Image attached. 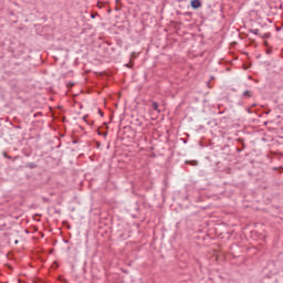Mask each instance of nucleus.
I'll use <instances>...</instances> for the list:
<instances>
[{"mask_svg": "<svg viewBox=\"0 0 283 283\" xmlns=\"http://www.w3.org/2000/svg\"><path fill=\"white\" fill-rule=\"evenodd\" d=\"M66 86L67 87H74V83H67Z\"/></svg>", "mask_w": 283, "mask_h": 283, "instance_id": "obj_9", "label": "nucleus"}, {"mask_svg": "<svg viewBox=\"0 0 283 283\" xmlns=\"http://www.w3.org/2000/svg\"><path fill=\"white\" fill-rule=\"evenodd\" d=\"M14 244H19V240H15V241H14Z\"/></svg>", "mask_w": 283, "mask_h": 283, "instance_id": "obj_14", "label": "nucleus"}, {"mask_svg": "<svg viewBox=\"0 0 283 283\" xmlns=\"http://www.w3.org/2000/svg\"><path fill=\"white\" fill-rule=\"evenodd\" d=\"M239 142H242V145H243V147H244V142H243L242 139H239Z\"/></svg>", "mask_w": 283, "mask_h": 283, "instance_id": "obj_13", "label": "nucleus"}, {"mask_svg": "<svg viewBox=\"0 0 283 283\" xmlns=\"http://www.w3.org/2000/svg\"><path fill=\"white\" fill-rule=\"evenodd\" d=\"M186 165H192V167H196L198 165L197 160L186 161Z\"/></svg>", "mask_w": 283, "mask_h": 283, "instance_id": "obj_4", "label": "nucleus"}, {"mask_svg": "<svg viewBox=\"0 0 283 283\" xmlns=\"http://www.w3.org/2000/svg\"><path fill=\"white\" fill-rule=\"evenodd\" d=\"M251 32H253V34H258V33L260 32V30L254 29V30H252Z\"/></svg>", "mask_w": 283, "mask_h": 283, "instance_id": "obj_8", "label": "nucleus"}, {"mask_svg": "<svg viewBox=\"0 0 283 283\" xmlns=\"http://www.w3.org/2000/svg\"><path fill=\"white\" fill-rule=\"evenodd\" d=\"M266 54H271V50H268V51H266Z\"/></svg>", "mask_w": 283, "mask_h": 283, "instance_id": "obj_12", "label": "nucleus"}, {"mask_svg": "<svg viewBox=\"0 0 283 283\" xmlns=\"http://www.w3.org/2000/svg\"><path fill=\"white\" fill-rule=\"evenodd\" d=\"M190 6L192 10H198V8H202V2L200 0H191Z\"/></svg>", "mask_w": 283, "mask_h": 283, "instance_id": "obj_1", "label": "nucleus"}, {"mask_svg": "<svg viewBox=\"0 0 283 283\" xmlns=\"http://www.w3.org/2000/svg\"><path fill=\"white\" fill-rule=\"evenodd\" d=\"M27 167H29V169H35L36 164H34V163H29V164H27Z\"/></svg>", "mask_w": 283, "mask_h": 283, "instance_id": "obj_5", "label": "nucleus"}, {"mask_svg": "<svg viewBox=\"0 0 283 283\" xmlns=\"http://www.w3.org/2000/svg\"><path fill=\"white\" fill-rule=\"evenodd\" d=\"M219 114H224V112H220Z\"/></svg>", "mask_w": 283, "mask_h": 283, "instance_id": "obj_16", "label": "nucleus"}, {"mask_svg": "<svg viewBox=\"0 0 283 283\" xmlns=\"http://www.w3.org/2000/svg\"><path fill=\"white\" fill-rule=\"evenodd\" d=\"M98 114L99 116H105V113H103V111L98 109Z\"/></svg>", "mask_w": 283, "mask_h": 283, "instance_id": "obj_10", "label": "nucleus"}, {"mask_svg": "<svg viewBox=\"0 0 283 283\" xmlns=\"http://www.w3.org/2000/svg\"><path fill=\"white\" fill-rule=\"evenodd\" d=\"M97 134H98V136H104V138L107 137V132L103 133V132L98 130Z\"/></svg>", "mask_w": 283, "mask_h": 283, "instance_id": "obj_6", "label": "nucleus"}, {"mask_svg": "<svg viewBox=\"0 0 283 283\" xmlns=\"http://www.w3.org/2000/svg\"><path fill=\"white\" fill-rule=\"evenodd\" d=\"M132 56H133L134 59H136V53H132Z\"/></svg>", "mask_w": 283, "mask_h": 283, "instance_id": "obj_11", "label": "nucleus"}, {"mask_svg": "<svg viewBox=\"0 0 283 283\" xmlns=\"http://www.w3.org/2000/svg\"><path fill=\"white\" fill-rule=\"evenodd\" d=\"M4 158H8L9 160H12V156L8 155V153H3Z\"/></svg>", "mask_w": 283, "mask_h": 283, "instance_id": "obj_7", "label": "nucleus"}, {"mask_svg": "<svg viewBox=\"0 0 283 283\" xmlns=\"http://www.w3.org/2000/svg\"><path fill=\"white\" fill-rule=\"evenodd\" d=\"M252 107H255V104H253Z\"/></svg>", "mask_w": 283, "mask_h": 283, "instance_id": "obj_17", "label": "nucleus"}, {"mask_svg": "<svg viewBox=\"0 0 283 283\" xmlns=\"http://www.w3.org/2000/svg\"><path fill=\"white\" fill-rule=\"evenodd\" d=\"M243 96H244V98H251V92L250 91H244Z\"/></svg>", "mask_w": 283, "mask_h": 283, "instance_id": "obj_3", "label": "nucleus"}, {"mask_svg": "<svg viewBox=\"0 0 283 283\" xmlns=\"http://www.w3.org/2000/svg\"><path fill=\"white\" fill-rule=\"evenodd\" d=\"M158 107H159L158 102H153V103H151V108H153L155 112H160V109H158Z\"/></svg>", "mask_w": 283, "mask_h": 283, "instance_id": "obj_2", "label": "nucleus"}, {"mask_svg": "<svg viewBox=\"0 0 283 283\" xmlns=\"http://www.w3.org/2000/svg\"><path fill=\"white\" fill-rule=\"evenodd\" d=\"M238 151H242V149L238 148Z\"/></svg>", "mask_w": 283, "mask_h": 283, "instance_id": "obj_15", "label": "nucleus"}]
</instances>
